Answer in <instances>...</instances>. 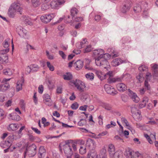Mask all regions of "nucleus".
I'll use <instances>...</instances> for the list:
<instances>
[{"mask_svg":"<svg viewBox=\"0 0 158 158\" xmlns=\"http://www.w3.org/2000/svg\"><path fill=\"white\" fill-rule=\"evenodd\" d=\"M10 39L9 38L6 39L3 42V43L2 44L3 47L5 48H9V42H10Z\"/></svg>","mask_w":158,"mask_h":158,"instance_id":"nucleus-33","label":"nucleus"},{"mask_svg":"<svg viewBox=\"0 0 158 158\" xmlns=\"http://www.w3.org/2000/svg\"><path fill=\"white\" fill-rule=\"evenodd\" d=\"M127 63L126 60H123L120 58L114 59L111 62V65L113 66H117L123 63Z\"/></svg>","mask_w":158,"mask_h":158,"instance_id":"nucleus-12","label":"nucleus"},{"mask_svg":"<svg viewBox=\"0 0 158 158\" xmlns=\"http://www.w3.org/2000/svg\"><path fill=\"white\" fill-rule=\"evenodd\" d=\"M128 91L129 92L128 94L132 101L135 103L138 102L140 99L137 94L130 89H128Z\"/></svg>","mask_w":158,"mask_h":158,"instance_id":"nucleus-11","label":"nucleus"},{"mask_svg":"<svg viewBox=\"0 0 158 158\" xmlns=\"http://www.w3.org/2000/svg\"><path fill=\"white\" fill-rule=\"evenodd\" d=\"M17 12L15 10H13L12 8L10 7L8 10V14L9 17L14 18Z\"/></svg>","mask_w":158,"mask_h":158,"instance_id":"nucleus-26","label":"nucleus"},{"mask_svg":"<svg viewBox=\"0 0 158 158\" xmlns=\"http://www.w3.org/2000/svg\"><path fill=\"white\" fill-rule=\"evenodd\" d=\"M41 9L43 10H45L49 8V5L48 3L43 4L41 6Z\"/></svg>","mask_w":158,"mask_h":158,"instance_id":"nucleus-38","label":"nucleus"},{"mask_svg":"<svg viewBox=\"0 0 158 158\" xmlns=\"http://www.w3.org/2000/svg\"><path fill=\"white\" fill-rule=\"evenodd\" d=\"M47 65L50 71H53L54 70V66L50 64L49 62L48 61L47 62Z\"/></svg>","mask_w":158,"mask_h":158,"instance_id":"nucleus-44","label":"nucleus"},{"mask_svg":"<svg viewBox=\"0 0 158 158\" xmlns=\"http://www.w3.org/2000/svg\"><path fill=\"white\" fill-rule=\"evenodd\" d=\"M20 28V31L19 32V35H22L24 37H25V36H26L27 33V31L22 27Z\"/></svg>","mask_w":158,"mask_h":158,"instance_id":"nucleus-32","label":"nucleus"},{"mask_svg":"<svg viewBox=\"0 0 158 158\" xmlns=\"http://www.w3.org/2000/svg\"><path fill=\"white\" fill-rule=\"evenodd\" d=\"M109 157L113 158H122V152L120 151L115 152L114 146L110 144H109Z\"/></svg>","mask_w":158,"mask_h":158,"instance_id":"nucleus-2","label":"nucleus"},{"mask_svg":"<svg viewBox=\"0 0 158 158\" xmlns=\"http://www.w3.org/2000/svg\"><path fill=\"white\" fill-rule=\"evenodd\" d=\"M87 107L88 106L87 105L81 106L80 107L79 110L82 111H85L86 110Z\"/></svg>","mask_w":158,"mask_h":158,"instance_id":"nucleus-60","label":"nucleus"},{"mask_svg":"<svg viewBox=\"0 0 158 158\" xmlns=\"http://www.w3.org/2000/svg\"><path fill=\"white\" fill-rule=\"evenodd\" d=\"M125 75L123 74L120 77H115L116 82H122V81L124 77L125 76Z\"/></svg>","mask_w":158,"mask_h":158,"instance_id":"nucleus-41","label":"nucleus"},{"mask_svg":"<svg viewBox=\"0 0 158 158\" xmlns=\"http://www.w3.org/2000/svg\"><path fill=\"white\" fill-rule=\"evenodd\" d=\"M24 83V80L23 79L20 81H18L17 83L16 90L17 92L21 90L22 89V86Z\"/></svg>","mask_w":158,"mask_h":158,"instance_id":"nucleus-25","label":"nucleus"},{"mask_svg":"<svg viewBox=\"0 0 158 158\" xmlns=\"http://www.w3.org/2000/svg\"><path fill=\"white\" fill-rule=\"evenodd\" d=\"M139 70L141 72H147L148 71V68L145 65H142L139 67Z\"/></svg>","mask_w":158,"mask_h":158,"instance_id":"nucleus-37","label":"nucleus"},{"mask_svg":"<svg viewBox=\"0 0 158 158\" xmlns=\"http://www.w3.org/2000/svg\"><path fill=\"white\" fill-rule=\"evenodd\" d=\"M74 64L76 69L78 70L80 69L82 67L83 65V63L82 60H78Z\"/></svg>","mask_w":158,"mask_h":158,"instance_id":"nucleus-19","label":"nucleus"},{"mask_svg":"<svg viewBox=\"0 0 158 158\" xmlns=\"http://www.w3.org/2000/svg\"><path fill=\"white\" fill-rule=\"evenodd\" d=\"M79 152L82 155L85 154L86 152V148L85 147H83L82 146L80 147L79 150Z\"/></svg>","mask_w":158,"mask_h":158,"instance_id":"nucleus-45","label":"nucleus"},{"mask_svg":"<svg viewBox=\"0 0 158 158\" xmlns=\"http://www.w3.org/2000/svg\"><path fill=\"white\" fill-rule=\"evenodd\" d=\"M33 99L34 100V102L35 103V104H37L38 103V99L37 97V96L36 94V93H35L34 94V96L33 97Z\"/></svg>","mask_w":158,"mask_h":158,"instance_id":"nucleus-55","label":"nucleus"},{"mask_svg":"<svg viewBox=\"0 0 158 158\" xmlns=\"http://www.w3.org/2000/svg\"><path fill=\"white\" fill-rule=\"evenodd\" d=\"M131 109L133 117L139 120H140L141 117L140 112L138 110L136 106L135 105H132L131 107Z\"/></svg>","mask_w":158,"mask_h":158,"instance_id":"nucleus-5","label":"nucleus"},{"mask_svg":"<svg viewBox=\"0 0 158 158\" xmlns=\"http://www.w3.org/2000/svg\"><path fill=\"white\" fill-rule=\"evenodd\" d=\"M9 48H5L1 50L0 51V54L5 55L6 54V53L9 52Z\"/></svg>","mask_w":158,"mask_h":158,"instance_id":"nucleus-51","label":"nucleus"},{"mask_svg":"<svg viewBox=\"0 0 158 158\" xmlns=\"http://www.w3.org/2000/svg\"><path fill=\"white\" fill-rule=\"evenodd\" d=\"M78 104L77 102H75L72 105L71 107L73 110H76L78 108Z\"/></svg>","mask_w":158,"mask_h":158,"instance_id":"nucleus-50","label":"nucleus"},{"mask_svg":"<svg viewBox=\"0 0 158 158\" xmlns=\"http://www.w3.org/2000/svg\"><path fill=\"white\" fill-rule=\"evenodd\" d=\"M19 105L22 109H25V103L24 101L23 100H20L19 102Z\"/></svg>","mask_w":158,"mask_h":158,"instance_id":"nucleus-46","label":"nucleus"},{"mask_svg":"<svg viewBox=\"0 0 158 158\" xmlns=\"http://www.w3.org/2000/svg\"><path fill=\"white\" fill-rule=\"evenodd\" d=\"M87 40L85 39L81 42L77 43L76 44V47L80 49L84 47L85 44H87Z\"/></svg>","mask_w":158,"mask_h":158,"instance_id":"nucleus-17","label":"nucleus"},{"mask_svg":"<svg viewBox=\"0 0 158 158\" xmlns=\"http://www.w3.org/2000/svg\"><path fill=\"white\" fill-rule=\"evenodd\" d=\"M110 52V54H109V57H110L113 58L115 57H118L119 56V53L113 48L111 49Z\"/></svg>","mask_w":158,"mask_h":158,"instance_id":"nucleus-20","label":"nucleus"},{"mask_svg":"<svg viewBox=\"0 0 158 158\" xmlns=\"http://www.w3.org/2000/svg\"><path fill=\"white\" fill-rule=\"evenodd\" d=\"M18 128V125L16 124H10L9 125L7 128L9 131H15Z\"/></svg>","mask_w":158,"mask_h":158,"instance_id":"nucleus-24","label":"nucleus"},{"mask_svg":"<svg viewBox=\"0 0 158 158\" xmlns=\"http://www.w3.org/2000/svg\"><path fill=\"white\" fill-rule=\"evenodd\" d=\"M71 15L73 17H74L76 15H77L78 11L77 9L75 7H73L70 10Z\"/></svg>","mask_w":158,"mask_h":158,"instance_id":"nucleus-30","label":"nucleus"},{"mask_svg":"<svg viewBox=\"0 0 158 158\" xmlns=\"http://www.w3.org/2000/svg\"><path fill=\"white\" fill-rule=\"evenodd\" d=\"M144 85L146 87V89L148 90H150V85L148 84V81L147 80H145L144 82Z\"/></svg>","mask_w":158,"mask_h":158,"instance_id":"nucleus-61","label":"nucleus"},{"mask_svg":"<svg viewBox=\"0 0 158 158\" xmlns=\"http://www.w3.org/2000/svg\"><path fill=\"white\" fill-rule=\"evenodd\" d=\"M10 7L17 12H19L20 14H21L22 8L20 7L19 3L14 2L12 4Z\"/></svg>","mask_w":158,"mask_h":158,"instance_id":"nucleus-13","label":"nucleus"},{"mask_svg":"<svg viewBox=\"0 0 158 158\" xmlns=\"http://www.w3.org/2000/svg\"><path fill=\"white\" fill-rule=\"evenodd\" d=\"M144 137L146 138L148 141V142L150 144H152V142L151 139L150 137L149 136V135L147 134H144Z\"/></svg>","mask_w":158,"mask_h":158,"instance_id":"nucleus-58","label":"nucleus"},{"mask_svg":"<svg viewBox=\"0 0 158 158\" xmlns=\"http://www.w3.org/2000/svg\"><path fill=\"white\" fill-rule=\"evenodd\" d=\"M87 158H98L97 152L94 151L89 152L87 155Z\"/></svg>","mask_w":158,"mask_h":158,"instance_id":"nucleus-27","label":"nucleus"},{"mask_svg":"<svg viewBox=\"0 0 158 158\" xmlns=\"http://www.w3.org/2000/svg\"><path fill=\"white\" fill-rule=\"evenodd\" d=\"M130 8V6L128 4L124 5L122 8L121 11L123 13H125L129 10Z\"/></svg>","mask_w":158,"mask_h":158,"instance_id":"nucleus-31","label":"nucleus"},{"mask_svg":"<svg viewBox=\"0 0 158 158\" xmlns=\"http://www.w3.org/2000/svg\"><path fill=\"white\" fill-rule=\"evenodd\" d=\"M55 16V14L54 13L42 15L40 17V19L43 22L47 23L54 18Z\"/></svg>","mask_w":158,"mask_h":158,"instance_id":"nucleus-8","label":"nucleus"},{"mask_svg":"<svg viewBox=\"0 0 158 158\" xmlns=\"http://www.w3.org/2000/svg\"><path fill=\"white\" fill-rule=\"evenodd\" d=\"M26 74H29L30 73V72L31 71H32L31 68V66H30V67H29V66H28L27 67V68H26Z\"/></svg>","mask_w":158,"mask_h":158,"instance_id":"nucleus-62","label":"nucleus"},{"mask_svg":"<svg viewBox=\"0 0 158 158\" xmlns=\"http://www.w3.org/2000/svg\"><path fill=\"white\" fill-rule=\"evenodd\" d=\"M142 10V6L140 4H136L134 6L133 10L135 13H139Z\"/></svg>","mask_w":158,"mask_h":158,"instance_id":"nucleus-29","label":"nucleus"},{"mask_svg":"<svg viewBox=\"0 0 158 158\" xmlns=\"http://www.w3.org/2000/svg\"><path fill=\"white\" fill-rule=\"evenodd\" d=\"M93 73H89L86 74L85 75L86 77L89 80H92L94 79V76Z\"/></svg>","mask_w":158,"mask_h":158,"instance_id":"nucleus-39","label":"nucleus"},{"mask_svg":"<svg viewBox=\"0 0 158 158\" xmlns=\"http://www.w3.org/2000/svg\"><path fill=\"white\" fill-rule=\"evenodd\" d=\"M95 73L98 78L100 79L101 80H102L106 78V75H109V72H107L106 74L103 75L101 72L96 70L95 71Z\"/></svg>","mask_w":158,"mask_h":158,"instance_id":"nucleus-16","label":"nucleus"},{"mask_svg":"<svg viewBox=\"0 0 158 158\" xmlns=\"http://www.w3.org/2000/svg\"><path fill=\"white\" fill-rule=\"evenodd\" d=\"M31 2L32 6L34 8L39 7L41 3V0H31Z\"/></svg>","mask_w":158,"mask_h":158,"instance_id":"nucleus-22","label":"nucleus"},{"mask_svg":"<svg viewBox=\"0 0 158 158\" xmlns=\"http://www.w3.org/2000/svg\"><path fill=\"white\" fill-rule=\"evenodd\" d=\"M74 17H71L69 15H68L67 16L66 19L65 20V22L66 23H69L72 22L73 20V18Z\"/></svg>","mask_w":158,"mask_h":158,"instance_id":"nucleus-42","label":"nucleus"},{"mask_svg":"<svg viewBox=\"0 0 158 158\" xmlns=\"http://www.w3.org/2000/svg\"><path fill=\"white\" fill-rule=\"evenodd\" d=\"M8 116L9 118L11 120L19 121L20 119V117L15 112L9 114Z\"/></svg>","mask_w":158,"mask_h":158,"instance_id":"nucleus-15","label":"nucleus"},{"mask_svg":"<svg viewBox=\"0 0 158 158\" xmlns=\"http://www.w3.org/2000/svg\"><path fill=\"white\" fill-rule=\"evenodd\" d=\"M122 100L124 102H126L128 100V96L125 94H122L121 95Z\"/></svg>","mask_w":158,"mask_h":158,"instance_id":"nucleus-43","label":"nucleus"},{"mask_svg":"<svg viewBox=\"0 0 158 158\" xmlns=\"http://www.w3.org/2000/svg\"><path fill=\"white\" fill-rule=\"evenodd\" d=\"M63 149L66 156H71L72 155L73 152L71 145H64L63 146Z\"/></svg>","mask_w":158,"mask_h":158,"instance_id":"nucleus-10","label":"nucleus"},{"mask_svg":"<svg viewBox=\"0 0 158 158\" xmlns=\"http://www.w3.org/2000/svg\"><path fill=\"white\" fill-rule=\"evenodd\" d=\"M31 128L32 129V130L33 131H34L36 133L39 135L40 134V130H39L37 128L33 127H31Z\"/></svg>","mask_w":158,"mask_h":158,"instance_id":"nucleus-53","label":"nucleus"},{"mask_svg":"<svg viewBox=\"0 0 158 158\" xmlns=\"http://www.w3.org/2000/svg\"><path fill=\"white\" fill-rule=\"evenodd\" d=\"M104 51L102 49L95 50L93 52L94 56L95 58L96 64L103 68V69L108 70V62L107 61L109 58V54L104 53Z\"/></svg>","mask_w":158,"mask_h":158,"instance_id":"nucleus-1","label":"nucleus"},{"mask_svg":"<svg viewBox=\"0 0 158 158\" xmlns=\"http://www.w3.org/2000/svg\"><path fill=\"white\" fill-rule=\"evenodd\" d=\"M65 2V0H54L50 2V5L52 9H58Z\"/></svg>","mask_w":158,"mask_h":158,"instance_id":"nucleus-4","label":"nucleus"},{"mask_svg":"<svg viewBox=\"0 0 158 158\" xmlns=\"http://www.w3.org/2000/svg\"><path fill=\"white\" fill-rule=\"evenodd\" d=\"M117 88L118 90L121 92H123L127 89V86L123 83H119L117 85Z\"/></svg>","mask_w":158,"mask_h":158,"instance_id":"nucleus-14","label":"nucleus"},{"mask_svg":"<svg viewBox=\"0 0 158 158\" xmlns=\"http://www.w3.org/2000/svg\"><path fill=\"white\" fill-rule=\"evenodd\" d=\"M10 78L6 79L4 78L2 82L5 83L0 85V91L4 92L7 90L10 87V85L8 83H6L7 81H9Z\"/></svg>","mask_w":158,"mask_h":158,"instance_id":"nucleus-9","label":"nucleus"},{"mask_svg":"<svg viewBox=\"0 0 158 158\" xmlns=\"http://www.w3.org/2000/svg\"><path fill=\"white\" fill-rule=\"evenodd\" d=\"M48 85L50 89L53 88L54 87V85L52 81L50 80H48Z\"/></svg>","mask_w":158,"mask_h":158,"instance_id":"nucleus-57","label":"nucleus"},{"mask_svg":"<svg viewBox=\"0 0 158 158\" xmlns=\"http://www.w3.org/2000/svg\"><path fill=\"white\" fill-rule=\"evenodd\" d=\"M36 147L35 145L32 144L27 148L26 153L30 157H32L35 155L36 152Z\"/></svg>","mask_w":158,"mask_h":158,"instance_id":"nucleus-6","label":"nucleus"},{"mask_svg":"<svg viewBox=\"0 0 158 158\" xmlns=\"http://www.w3.org/2000/svg\"><path fill=\"white\" fill-rule=\"evenodd\" d=\"M92 50L91 46V45H89L87 46L84 52V53L89 52L91 51Z\"/></svg>","mask_w":158,"mask_h":158,"instance_id":"nucleus-49","label":"nucleus"},{"mask_svg":"<svg viewBox=\"0 0 158 158\" xmlns=\"http://www.w3.org/2000/svg\"><path fill=\"white\" fill-rule=\"evenodd\" d=\"M31 68L32 71L33 72H36L38 70L40 67L36 64H32L31 65Z\"/></svg>","mask_w":158,"mask_h":158,"instance_id":"nucleus-35","label":"nucleus"},{"mask_svg":"<svg viewBox=\"0 0 158 158\" xmlns=\"http://www.w3.org/2000/svg\"><path fill=\"white\" fill-rule=\"evenodd\" d=\"M59 55L61 56L63 59H65L66 58V56L62 51H59Z\"/></svg>","mask_w":158,"mask_h":158,"instance_id":"nucleus-52","label":"nucleus"},{"mask_svg":"<svg viewBox=\"0 0 158 158\" xmlns=\"http://www.w3.org/2000/svg\"><path fill=\"white\" fill-rule=\"evenodd\" d=\"M125 155L127 158H138L140 154L138 152H135L130 149L126 151Z\"/></svg>","mask_w":158,"mask_h":158,"instance_id":"nucleus-7","label":"nucleus"},{"mask_svg":"<svg viewBox=\"0 0 158 158\" xmlns=\"http://www.w3.org/2000/svg\"><path fill=\"white\" fill-rule=\"evenodd\" d=\"M39 92L40 93L42 94L43 90V87L42 85H40L38 88Z\"/></svg>","mask_w":158,"mask_h":158,"instance_id":"nucleus-64","label":"nucleus"},{"mask_svg":"<svg viewBox=\"0 0 158 158\" xmlns=\"http://www.w3.org/2000/svg\"><path fill=\"white\" fill-rule=\"evenodd\" d=\"M121 121L123 123H124L126 124L127 126H129V124H128V121L124 117L122 118Z\"/></svg>","mask_w":158,"mask_h":158,"instance_id":"nucleus-59","label":"nucleus"},{"mask_svg":"<svg viewBox=\"0 0 158 158\" xmlns=\"http://www.w3.org/2000/svg\"><path fill=\"white\" fill-rule=\"evenodd\" d=\"M44 101L46 102H48L49 103L47 104L49 106H51L52 104L50 96L48 94H45L43 96Z\"/></svg>","mask_w":158,"mask_h":158,"instance_id":"nucleus-21","label":"nucleus"},{"mask_svg":"<svg viewBox=\"0 0 158 158\" xmlns=\"http://www.w3.org/2000/svg\"><path fill=\"white\" fill-rule=\"evenodd\" d=\"M46 151L43 146H41L40 147L39 150V152L40 153H42L45 154Z\"/></svg>","mask_w":158,"mask_h":158,"instance_id":"nucleus-54","label":"nucleus"},{"mask_svg":"<svg viewBox=\"0 0 158 158\" xmlns=\"http://www.w3.org/2000/svg\"><path fill=\"white\" fill-rule=\"evenodd\" d=\"M86 123V120L84 119H81L78 123V125L82 126H83Z\"/></svg>","mask_w":158,"mask_h":158,"instance_id":"nucleus-48","label":"nucleus"},{"mask_svg":"<svg viewBox=\"0 0 158 158\" xmlns=\"http://www.w3.org/2000/svg\"><path fill=\"white\" fill-rule=\"evenodd\" d=\"M151 66L153 71L155 70H158V65L157 64H152Z\"/></svg>","mask_w":158,"mask_h":158,"instance_id":"nucleus-56","label":"nucleus"},{"mask_svg":"<svg viewBox=\"0 0 158 158\" xmlns=\"http://www.w3.org/2000/svg\"><path fill=\"white\" fill-rule=\"evenodd\" d=\"M3 71V73L6 75L10 76L12 75L13 73L12 70L10 69H4Z\"/></svg>","mask_w":158,"mask_h":158,"instance_id":"nucleus-34","label":"nucleus"},{"mask_svg":"<svg viewBox=\"0 0 158 158\" xmlns=\"http://www.w3.org/2000/svg\"><path fill=\"white\" fill-rule=\"evenodd\" d=\"M63 77L65 80H70L72 79L73 76L70 73L67 72L63 75Z\"/></svg>","mask_w":158,"mask_h":158,"instance_id":"nucleus-28","label":"nucleus"},{"mask_svg":"<svg viewBox=\"0 0 158 158\" xmlns=\"http://www.w3.org/2000/svg\"><path fill=\"white\" fill-rule=\"evenodd\" d=\"M1 147L3 148H9L11 144L10 143H9L6 140L5 141H2L0 144Z\"/></svg>","mask_w":158,"mask_h":158,"instance_id":"nucleus-23","label":"nucleus"},{"mask_svg":"<svg viewBox=\"0 0 158 158\" xmlns=\"http://www.w3.org/2000/svg\"><path fill=\"white\" fill-rule=\"evenodd\" d=\"M14 135H13L11 134L8 136L6 140L8 142H9V143H10V144H12V142L14 140Z\"/></svg>","mask_w":158,"mask_h":158,"instance_id":"nucleus-40","label":"nucleus"},{"mask_svg":"<svg viewBox=\"0 0 158 158\" xmlns=\"http://www.w3.org/2000/svg\"><path fill=\"white\" fill-rule=\"evenodd\" d=\"M153 77L155 78H156L157 77H158V70L153 71Z\"/></svg>","mask_w":158,"mask_h":158,"instance_id":"nucleus-63","label":"nucleus"},{"mask_svg":"<svg viewBox=\"0 0 158 158\" xmlns=\"http://www.w3.org/2000/svg\"><path fill=\"white\" fill-rule=\"evenodd\" d=\"M118 93L116 91L114 88L111 87H109V94L112 95H114L117 94Z\"/></svg>","mask_w":158,"mask_h":158,"instance_id":"nucleus-36","label":"nucleus"},{"mask_svg":"<svg viewBox=\"0 0 158 158\" xmlns=\"http://www.w3.org/2000/svg\"><path fill=\"white\" fill-rule=\"evenodd\" d=\"M8 59V56L6 54H0V63L6 64Z\"/></svg>","mask_w":158,"mask_h":158,"instance_id":"nucleus-18","label":"nucleus"},{"mask_svg":"<svg viewBox=\"0 0 158 158\" xmlns=\"http://www.w3.org/2000/svg\"><path fill=\"white\" fill-rule=\"evenodd\" d=\"M91 144H94V141L92 139H89L87 141L86 146V147H90Z\"/></svg>","mask_w":158,"mask_h":158,"instance_id":"nucleus-47","label":"nucleus"},{"mask_svg":"<svg viewBox=\"0 0 158 158\" xmlns=\"http://www.w3.org/2000/svg\"><path fill=\"white\" fill-rule=\"evenodd\" d=\"M72 83L79 91L82 92L84 91L85 85L84 83L81 81L76 79L75 80H73Z\"/></svg>","mask_w":158,"mask_h":158,"instance_id":"nucleus-3","label":"nucleus"}]
</instances>
